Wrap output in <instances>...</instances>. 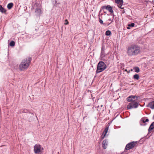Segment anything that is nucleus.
Returning <instances> with one entry per match:
<instances>
[{"label":"nucleus","instance_id":"f257e3e1","mask_svg":"<svg viewBox=\"0 0 154 154\" xmlns=\"http://www.w3.org/2000/svg\"><path fill=\"white\" fill-rule=\"evenodd\" d=\"M140 47L137 45H133L129 47L127 50V54L128 56H135L140 53Z\"/></svg>","mask_w":154,"mask_h":154},{"label":"nucleus","instance_id":"f03ea898","mask_svg":"<svg viewBox=\"0 0 154 154\" xmlns=\"http://www.w3.org/2000/svg\"><path fill=\"white\" fill-rule=\"evenodd\" d=\"M32 60V58L29 57L23 59L19 65V69L20 71H23L28 68Z\"/></svg>","mask_w":154,"mask_h":154},{"label":"nucleus","instance_id":"7ed1b4c3","mask_svg":"<svg viewBox=\"0 0 154 154\" xmlns=\"http://www.w3.org/2000/svg\"><path fill=\"white\" fill-rule=\"evenodd\" d=\"M107 68L106 64L103 61H99L97 66L96 74H97L104 70Z\"/></svg>","mask_w":154,"mask_h":154},{"label":"nucleus","instance_id":"20e7f679","mask_svg":"<svg viewBox=\"0 0 154 154\" xmlns=\"http://www.w3.org/2000/svg\"><path fill=\"white\" fill-rule=\"evenodd\" d=\"M137 101L130 102L127 106V109H130L137 108L139 105Z\"/></svg>","mask_w":154,"mask_h":154},{"label":"nucleus","instance_id":"39448f33","mask_svg":"<svg viewBox=\"0 0 154 154\" xmlns=\"http://www.w3.org/2000/svg\"><path fill=\"white\" fill-rule=\"evenodd\" d=\"M137 141H133L127 144L125 147V150H128L132 149L134 146H137Z\"/></svg>","mask_w":154,"mask_h":154},{"label":"nucleus","instance_id":"423d86ee","mask_svg":"<svg viewBox=\"0 0 154 154\" xmlns=\"http://www.w3.org/2000/svg\"><path fill=\"white\" fill-rule=\"evenodd\" d=\"M139 97V96H136L135 95H130L128 96L127 98V100L128 102H132L133 101H136Z\"/></svg>","mask_w":154,"mask_h":154},{"label":"nucleus","instance_id":"0eeeda50","mask_svg":"<svg viewBox=\"0 0 154 154\" xmlns=\"http://www.w3.org/2000/svg\"><path fill=\"white\" fill-rule=\"evenodd\" d=\"M104 9H105L111 13L112 14L113 12L112 7L110 5H108L107 6H103L100 9V14L102 10Z\"/></svg>","mask_w":154,"mask_h":154},{"label":"nucleus","instance_id":"6e6552de","mask_svg":"<svg viewBox=\"0 0 154 154\" xmlns=\"http://www.w3.org/2000/svg\"><path fill=\"white\" fill-rule=\"evenodd\" d=\"M41 146L39 144H36L34 147V151L36 153H39L41 152Z\"/></svg>","mask_w":154,"mask_h":154},{"label":"nucleus","instance_id":"1a4fd4ad","mask_svg":"<svg viewBox=\"0 0 154 154\" xmlns=\"http://www.w3.org/2000/svg\"><path fill=\"white\" fill-rule=\"evenodd\" d=\"M105 47H102L101 48V50L100 56V57L101 58V60H102V58H103L104 57H105L106 55V54H105Z\"/></svg>","mask_w":154,"mask_h":154},{"label":"nucleus","instance_id":"9d476101","mask_svg":"<svg viewBox=\"0 0 154 154\" xmlns=\"http://www.w3.org/2000/svg\"><path fill=\"white\" fill-rule=\"evenodd\" d=\"M108 140L105 139L103 141L102 143V146L103 148L105 149L106 148V146L108 145Z\"/></svg>","mask_w":154,"mask_h":154},{"label":"nucleus","instance_id":"9b49d317","mask_svg":"<svg viewBox=\"0 0 154 154\" xmlns=\"http://www.w3.org/2000/svg\"><path fill=\"white\" fill-rule=\"evenodd\" d=\"M146 118H142L140 121V124L141 126H145L146 125V122H145V119Z\"/></svg>","mask_w":154,"mask_h":154},{"label":"nucleus","instance_id":"f8f14e48","mask_svg":"<svg viewBox=\"0 0 154 154\" xmlns=\"http://www.w3.org/2000/svg\"><path fill=\"white\" fill-rule=\"evenodd\" d=\"M147 107H150L152 109H154V101L149 103L147 105Z\"/></svg>","mask_w":154,"mask_h":154},{"label":"nucleus","instance_id":"ddd939ff","mask_svg":"<svg viewBox=\"0 0 154 154\" xmlns=\"http://www.w3.org/2000/svg\"><path fill=\"white\" fill-rule=\"evenodd\" d=\"M35 12L37 16H40L41 14V10L40 8H36L35 9Z\"/></svg>","mask_w":154,"mask_h":154},{"label":"nucleus","instance_id":"4468645a","mask_svg":"<svg viewBox=\"0 0 154 154\" xmlns=\"http://www.w3.org/2000/svg\"><path fill=\"white\" fill-rule=\"evenodd\" d=\"M154 129V122H152L150 125L148 129L149 133L151 131Z\"/></svg>","mask_w":154,"mask_h":154},{"label":"nucleus","instance_id":"2eb2a0df","mask_svg":"<svg viewBox=\"0 0 154 154\" xmlns=\"http://www.w3.org/2000/svg\"><path fill=\"white\" fill-rule=\"evenodd\" d=\"M115 2L116 3L119 4V5H122L123 3V0H115Z\"/></svg>","mask_w":154,"mask_h":154},{"label":"nucleus","instance_id":"dca6fc26","mask_svg":"<svg viewBox=\"0 0 154 154\" xmlns=\"http://www.w3.org/2000/svg\"><path fill=\"white\" fill-rule=\"evenodd\" d=\"M13 6V3L12 2H11L8 4L7 6V7L9 10H10L12 8Z\"/></svg>","mask_w":154,"mask_h":154},{"label":"nucleus","instance_id":"f3484780","mask_svg":"<svg viewBox=\"0 0 154 154\" xmlns=\"http://www.w3.org/2000/svg\"><path fill=\"white\" fill-rule=\"evenodd\" d=\"M0 11L2 13H5L6 11V10L1 5H0Z\"/></svg>","mask_w":154,"mask_h":154},{"label":"nucleus","instance_id":"a211bd4d","mask_svg":"<svg viewBox=\"0 0 154 154\" xmlns=\"http://www.w3.org/2000/svg\"><path fill=\"white\" fill-rule=\"evenodd\" d=\"M134 79L136 80H138L139 78V76L137 74H135L133 77Z\"/></svg>","mask_w":154,"mask_h":154},{"label":"nucleus","instance_id":"6ab92c4d","mask_svg":"<svg viewBox=\"0 0 154 154\" xmlns=\"http://www.w3.org/2000/svg\"><path fill=\"white\" fill-rule=\"evenodd\" d=\"M133 69L137 73L139 72L140 71V69L138 67H134L133 68Z\"/></svg>","mask_w":154,"mask_h":154},{"label":"nucleus","instance_id":"aec40b11","mask_svg":"<svg viewBox=\"0 0 154 154\" xmlns=\"http://www.w3.org/2000/svg\"><path fill=\"white\" fill-rule=\"evenodd\" d=\"M111 34V32L110 30H107L106 32L105 35L106 36H109Z\"/></svg>","mask_w":154,"mask_h":154},{"label":"nucleus","instance_id":"412c9836","mask_svg":"<svg viewBox=\"0 0 154 154\" xmlns=\"http://www.w3.org/2000/svg\"><path fill=\"white\" fill-rule=\"evenodd\" d=\"M9 45L11 46H14L15 45V42L14 41H11L9 43Z\"/></svg>","mask_w":154,"mask_h":154},{"label":"nucleus","instance_id":"4be33fe9","mask_svg":"<svg viewBox=\"0 0 154 154\" xmlns=\"http://www.w3.org/2000/svg\"><path fill=\"white\" fill-rule=\"evenodd\" d=\"M109 127H106L105 129L103 131V134H104V133H105L104 134H106L107 133V132L108 131V130Z\"/></svg>","mask_w":154,"mask_h":154},{"label":"nucleus","instance_id":"5701e85b","mask_svg":"<svg viewBox=\"0 0 154 154\" xmlns=\"http://www.w3.org/2000/svg\"><path fill=\"white\" fill-rule=\"evenodd\" d=\"M135 24L134 23H132L128 24V26L130 27H133L134 26Z\"/></svg>","mask_w":154,"mask_h":154},{"label":"nucleus","instance_id":"b1692460","mask_svg":"<svg viewBox=\"0 0 154 154\" xmlns=\"http://www.w3.org/2000/svg\"><path fill=\"white\" fill-rule=\"evenodd\" d=\"M99 22H100V23H101V24H103L104 25H106V23H103V21L100 18H99Z\"/></svg>","mask_w":154,"mask_h":154},{"label":"nucleus","instance_id":"393cba45","mask_svg":"<svg viewBox=\"0 0 154 154\" xmlns=\"http://www.w3.org/2000/svg\"><path fill=\"white\" fill-rule=\"evenodd\" d=\"M113 20V17H112V19H111V18H109L108 19V20L109 21H111V22L109 23L108 24V25H109L112 22Z\"/></svg>","mask_w":154,"mask_h":154},{"label":"nucleus","instance_id":"a878e982","mask_svg":"<svg viewBox=\"0 0 154 154\" xmlns=\"http://www.w3.org/2000/svg\"><path fill=\"white\" fill-rule=\"evenodd\" d=\"M106 134H104V135L103 136V135L101 136V138L102 139H103L105 137V136H106Z\"/></svg>","mask_w":154,"mask_h":154},{"label":"nucleus","instance_id":"bb28decb","mask_svg":"<svg viewBox=\"0 0 154 154\" xmlns=\"http://www.w3.org/2000/svg\"><path fill=\"white\" fill-rule=\"evenodd\" d=\"M118 19V17H115L114 18V20L116 22Z\"/></svg>","mask_w":154,"mask_h":154},{"label":"nucleus","instance_id":"cd10ccee","mask_svg":"<svg viewBox=\"0 0 154 154\" xmlns=\"http://www.w3.org/2000/svg\"><path fill=\"white\" fill-rule=\"evenodd\" d=\"M149 121V120L148 119H145V122H147Z\"/></svg>","mask_w":154,"mask_h":154},{"label":"nucleus","instance_id":"c85d7f7f","mask_svg":"<svg viewBox=\"0 0 154 154\" xmlns=\"http://www.w3.org/2000/svg\"><path fill=\"white\" fill-rule=\"evenodd\" d=\"M28 111L26 109H24L23 110V112H27Z\"/></svg>","mask_w":154,"mask_h":154},{"label":"nucleus","instance_id":"c756f323","mask_svg":"<svg viewBox=\"0 0 154 154\" xmlns=\"http://www.w3.org/2000/svg\"><path fill=\"white\" fill-rule=\"evenodd\" d=\"M120 6H119V8H120L121 9H123L124 8V7H122V5H120Z\"/></svg>","mask_w":154,"mask_h":154},{"label":"nucleus","instance_id":"7c9ffc66","mask_svg":"<svg viewBox=\"0 0 154 154\" xmlns=\"http://www.w3.org/2000/svg\"><path fill=\"white\" fill-rule=\"evenodd\" d=\"M122 14H124L125 13V11L124 10H123L122 11Z\"/></svg>","mask_w":154,"mask_h":154},{"label":"nucleus","instance_id":"2f4dec72","mask_svg":"<svg viewBox=\"0 0 154 154\" xmlns=\"http://www.w3.org/2000/svg\"><path fill=\"white\" fill-rule=\"evenodd\" d=\"M100 11L99 12V15H98V17H99V18H100Z\"/></svg>","mask_w":154,"mask_h":154},{"label":"nucleus","instance_id":"473e14b6","mask_svg":"<svg viewBox=\"0 0 154 154\" xmlns=\"http://www.w3.org/2000/svg\"><path fill=\"white\" fill-rule=\"evenodd\" d=\"M127 29H130V26H128L127 27Z\"/></svg>","mask_w":154,"mask_h":154},{"label":"nucleus","instance_id":"72a5a7b5","mask_svg":"<svg viewBox=\"0 0 154 154\" xmlns=\"http://www.w3.org/2000/svg\"><path fill=\"white\" fill-rule=\"evenodd\" d=\"M145 2L146 3V4H148V1H145Z\"/></svg>","mask_w":154,"mask_h":154},{"label":"nucleus","instance_id":"f704fd0d","mask_svg":"<svg viewBox=\"0 0 154 154\" xmlns=\"http://www.w3.org/2000/svg\"><path fill=\"white\" fill-rule=\"evenodd\" d=\"M68 24V22H67V23H64V24H65V25H67V24Z\"/></svg>","mask_w":154,"mask_h":154},{"label":"nucleus","instance_id":"c9c22d12","mask_svg":"<svg viewBox=\"0 0 154 154\" xmlns=\"http://www.w3.org/2000/svg\"><path fill=\"white\" fill-rule=\"evenodd\" d=\"M109 23V22H107V23H106V24H107V25H108V23ZM108 26V25H107V26Z\"/></svg>","mask_w":154,"mask_h":154},{"label":"nucleus","instance_id":"e433bc0d","mask_svg":"<svg viewBox=\"0 0 154 154\" xmlns=\"http://www.w3.org/2000/svg\"><path fill=\"white\" fill-rule=\"evenodd\" d=\"M102 10H103V11L104 12V13H106V12L105 11H104V9H103Z\"/></svg>","mask_w":154,"mask_h":154},{"label":"nucleus","instance_id":"4c0bfd02","mask_svg":"<svg viewBox=\"0 0 154 154\" xmlns=\"http://www.w3.org/2000/svg\"><path fill=\"white\" fill-rule=\"evenodd\" d=\"M125 71H127V72H128V70H127V69H126L125 70Z\"/></svg>","mask_w":154,"mask_h":154},{"label":"nucleus","instance_id":"58836bf2","mask_svg":"<svg viewBox=\"0 0 154 154\" xmlns=\"http://www.w3.org/2000/svg\"><path fill=\"white\" fill-rule=\"evenodd\" d=\"M130 72V70H129V71H128V73H129V72Z\"/></svg>","mask_w":154,"mask_h":154},{"label":"nucleus","instance_id":"ea45409f","mask_svg":"<svg viewBox=\"0 0 154 154\" xmlns=\"http://www.w3.org/2000/svg\"><path fill=\"white\" fill-rule=\"evenodd\" d=\"M103 105H101L100 106L101 107H103Z\"/></svg>","mask_w":154,"mask_h":154},{"label":"nucleus","instance_id":"a19ab883","mask_svg":"<svg viewBox=\"0 0 154 154\" xmlns=\"http://www.w3.org/2000/svg\"><path fill=\"white\" fill-rule=\"evenodd\" d=\"M115 16V15H114V14H113V17H114V16Z\"/></svg>","mask_w":154,"mask_h":154},{"label":"nucleus","instance_id":"79ce46f5","mask_svg":"<svg viewBox=\"0 0 154 154\" xmlns=\"http://www.w3.org/2000/svg\"><path fill=\"white\" fill-rule=\"evenodd\" d=\"M123 153H124V152H122V153L121 154H123Z\"/></svg>","mask_w":154,"mask_h":154},{"label":"nucleus","instance_id":"37998d69","mask_svg":"<svg viewBox=\"0 0 154 154\" xmlns=\"http://www.w3.org/2000/svg\"><path fill=\"white\" fill-rule=\"evenodd\" d=\"M103 14V13H101V14H100V15H102Z\"/></svg>","mask_w":154,"mask_h":154},{"label":"nucleus","instance_id":"c03bdc74","mask_svg":"<svg viewBox=\"0 0 154 154\" xmlns=\"http://www.w3.org/2000/svg\"><path fill=\"white\" fill-rule=\"evenodd\" d=\"M131 71H133V70H132V69H131Z\"/></svg>","mask_w":154,"mask_h":154},{"label":"nucleus","instance_id":"a18cd8bd","mask_svg":"<svg viewBox=\"0 0 154 154\" xmlns=\"http://www.w3.org/2000/svg\"><path fill=\"white\" fill-rule=\"evenodd\" d=\"M65 21H67V20H65Z\"/></svg>","mask_w":154,"mask_h":154},{"label":"nucleus","instance_id":"49530a36","mask_svg":"<svg viewBox=\"0 0 154 154\" xmlns=\"http://www.w3.org/2000/svg\"><path fill=\"white\" fill-rule=\"evenodd\" d=\"M99 107V106H97V108Z\"/></svg>","mask_w":154,"mask_h":154}]
</instances>
